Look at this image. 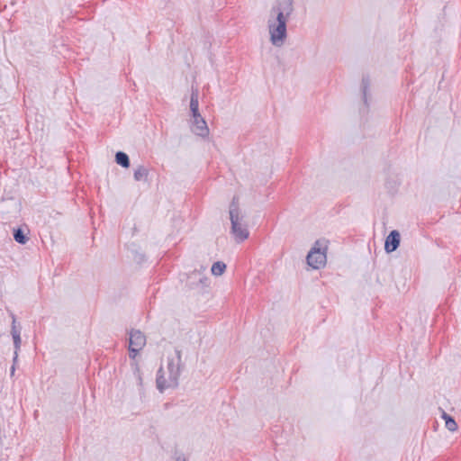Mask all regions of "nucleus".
Wrapping results in <instances>:
<instances>
[{
	"mask_svg": "<svg viewBox=\"0 0 461 461\" xmlns=\"http://www.w3.org/2000/svg\"><path fill=\"white\" fill-rule=\"evenodd\" d=\"M14 370H15V367H14V366H12V369H11V375H14Z\"/></svg>",
	"mask_w": 461,
	"mask_h": 461,
	"instance_id": "nucleus-16",
	"label": "nucleus"
},
{
	"mask_svg": "<svg viewBox=\"0 0 461 461\" xmlns=\"http://www.w3.org/2000/svg\"><path fill=\"white\" fill-rule=\"evenodd\" d=\"M245 213L239 203L235 200L230 208V218L231 221V233L237 242H242L249 237V230L244 223Z\"/></svg>",
	"mask_w": 461,
	"mask_h": 461,
	"instance_id": "nucleus-3",
	"label": "nucleus"
},
{
	"mask_svg": "<svg viewBox=\"0 0 461 461\" xmlns=\"http://www.w3.org/2000/svg\"><path fill=\"white\" fill-rule=\"evenodd\" d=\"M190 109L193 114L198 115L199 113V102H198V93L197 91H193L191 95L190 100Z\"/></svg>",
	"mask_w": 461,
	"mask_h": 461,
	"instance_id": "nucleus-9",
	"label": "nucleus"
},
{
	"mask_svg": "<svg viewBox=\"0 0 461 461\" xmlns=\"http://www.w3.org/2000/svg\"><path fill=\"white\" fill-rule=\"evenodd\" d=\"M327 243L325 241L318 240L315 242L312 249L307 256L308 265L313 269L323 267L327 262Z\"/></svg>",
	"mask_w": 461,
	"mask_h": 461,
	"instance_id": "nucleus-4",
	"label": "nucleus"
},
{
	"mask_svg": "<svg viewBox=\"0 0 461 461\" xmlns=\"http://www.w3.org/2000/svg\"><path fill=\"white\" fill-rule=\"evenodd\" d=\"M293 11L292 0H278L267 20L270 41L281 47L286 38V18Z\"/></svg>",
	"mask_w": 461,
	"mask_h": 461,
	"instance_id": "nucleus-1",
	"label": "nucleus"
},
{
	"mask_svg": "<svg viewBox=\"0 0 461 461\" xmlns=\"http://www.w3.org/2000/svg\"><path fill=\"white\" fill-rule=\"evenodd\" d=\"M225 269V263L221 261H217L212 266L211 271L213 276H220L224 273Z\"/></svg>",
	"mask_w": 461,
	"mask_h": 461,
	"instance_id": "nucleus-10",
	"label": "nucleus"
},
{
	"mask_svg": "<svg viewBox=\"0 0 461 461\" xmlns=\"http://www.w3.org/2000/svg\"><path fill=\"white\" fill-rule=\"evenodd\" d=\"M193 131L202 137H205L209 134L206 122L200 113H198V115L193 114Z\"/></svg>",
	"mask_w": 461,
	"mask_h": 461,
	"instance_id": "nucleus-6",
	"label": "nucleus"
},
{
	"mask_svg": "<svg viewBox=\"0 0 461 461\" xmlns=\"http://www.w3.org/2000/svg\"><path fill=\"white\" fill-rule=\"evenodd\" d=\"M13 339H14V346H15V356H14V361L17 359V350L20 348V346H21V338H20V333L16 330H13Z\"/></svg>",
	"mask_w": 461,
	"mask_h": 461,
	"instance_id": "nucleus-13",
	"label": "nucleus"
},
{
	"mask_svg": "<svg viewBox=\"0 0 461 461\" xmlns=\"http://www.w3.org/2000/svg\"><path fill=\"white\" fill-rule=\"evenodd\" d=\"M442 419L445 421V427L451 432H455L457 429V424L455 420L447 413H442Z\"/></svg>",
	"mask_w": 461,
	"mask_h": 461,
	"instance_id": "nucleus-8",
	"label": "nucleus"
},
{
	"mask_svg": "<svg viewBox=\"0 0 461 461\" xmlns=\"http://www.w3.org/2000/svg\"><path fill=\"white\" fill-rule=\"evenodd\" d=\"M176 461H185V459L182 456H178Z\"/></svg>",
	"mask_w": 461,
	"mask_h": 461,
	"instance_id": "nucleus-15",
	"label": "nucleus"
},
{
	"mask_svg": "<svg viewBox=\"0 0 461 461\" xmlns=\"http://www.w3.org/2000/svg\"><path fill=\"white\" fill-rule=\"evenodd\" d=\"M400 244V233L397 230H392L385 239L384 249L386 252H393Z\"/></svg>",
	"mask_w": 461,
	"mask_h": 461,
	"instance_id": "nucleus-7",
	"label": "nucleus"
},
{
	"mask_svg": "<svg viewBox=\"0 0 461 461\" xmlns=\"http://www.w3.org/2000/svg\"><path fill=\"white\" fill-rule=\"evenodd\" d=\"M115 159H116L117 164H119L122 167H126V168L129 167L130 161H129V157L126 153H124L122 151L117 152L116 156H115Z\"/></svg>",
	"mask_w": 461,
	"mask_h": 461,
	"instance_id": "nucleus-11",
	"label": "nucleus"
},
{
	"mask_svg": "<svg viewBox=\"0 0 461 461\" xmlns=\"http://www.w3.org/2000/svg\"><path fill=\"white\" fill-rule=\"evenodd\" d=\"M146 345V337L140 330H132L130 333V355L131 357H135L137 353L141 350Z\"/></svg>",
	"mask_w": 461,
	"mask_h": 461,
	"instance_id": "nucleus-5",
	"label": "nucleus"
},
{
	"mask_svg": "<svg viewBox=\"0 0 461 461\" xmlns=\"http://www.w3.org/2000/svg\"><path fill=\"white\" fill-rule=\"evenodd\" d=\"M180 356L176 351H171L158 371L157 384L160 391L176 384L179 375Z\"/></svg>",
	"mask_w": 461,
	"mask_h": 461,
	"instance_id": "nucleus-2",
	"label": "nucleus"
},
{
	"mask_svg": "<svg viewBox=\"0 0 461 461\" xmlns=\"http://www.w3.org/2000/svg\"><path fill=\"white\" fill-rule=\"evenodd\" d=\"M14 237L15 241L20 244H25L27 242V237L20 229L15 230Z\"/></svg>",
	"mask_w": 461,
	"mask_h": 461,
	"instance_id": "nucleus-14",
	"label": "nucleus"
},
{
	"mask_svg": "<svg viewBox=\"0 0 461 461\" xmlns=\"http://www.w3.org/2000/svg\"><path fill=\"white\" fill-rule=\"evenodd\" d=\"M148 171L146 168L140 167L134 172V178L137 181L143 180L147 177Z\"/></svg>",
	"mask_w": 461,
	"mask_h": 461,
	"instance_id": "nucleus-12",
	"label": "nucleus"
}]
</instances>
